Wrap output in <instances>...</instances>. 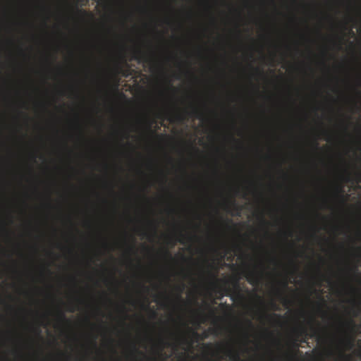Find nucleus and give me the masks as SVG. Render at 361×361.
<instances>
[{
  "instance_id": "f257e3e1",
  "label": "nucleus",
  "mask_w": 361,
  "mask_h": 361,
  "mask_svg": "<svg viewBox=\"0 0 361 361\" xmlns=\"http://www.w3.org/2000/svg\"><path fill=\"white\" fill-rule=\"evenodd\" d=\"M214 353L216 354L224 353L231 361H246L242 360L239 350L230 345L217 343Z\"/></svg>"
},
{
  "instance_id": "f03ea898",
  "label": "nucleus",
  "mask_w": 361,
  "mask_h": 361,
  "mask_svg": "<svg viewBox=\"0 0 361 361\" xmlns=\"http://www.w3.org/2000/svg\"><path fill=\"white\" fill-rule=\"evenodd\" d=\"M297 341L298 339L295 342L292 343L293 349L283 351L278 356H272L271 361H295L296 355L300 352Z\"/></svg>"
},
{
  "instance_id": "7ed1b4c3",
  "label": "nucleus",
  "mask_w": 361,
  "mask_h": 361,
  "mask_svg": "<svg viewBox=\"0 0 361 361\" xmlns=\"http://www.w3.org/2000/svg\"><path fill=\"white\" fill-rule=\"evenodd\" d=\"M233 286H235V290H232L230 288H224V290L226 295H228L232 301H236L238 298H243V295L240 291V286H239V278H236L233 279Z\"/></svg>"
},
{
  "instance_id": "20e7f679",
  "label": "nucleus",
  "mask_w": 361,
  "mask_h": 361,
  "mask_svg": "<svg viewBox=\"0 0 361 361\" xmlns=\"http://www.w3.org/2000/svg\"><path fill=\"white\" fill-rule=\"evenodd\" d=\"M247 282L250 284H257L259 283L261 278L259 274L257 271L253 270H249L246 272L245 274Z\"/></svg>"
},
{
  "instance_id": "39448f33",
  "label": "nucleus",
  "mask_w": 361,
  "mask_h": 361,
  "mask_svg": "<svg viewBox=\"0 0 361 361\" xmlns=\"http://www.w3.org/2000/svg\"><path fill=\"white\" fill-rule=\"evenodd\" d=\"M171 337L174 338L177 344L179 343H183V344H188V345H191L192 343L190 342L188 338L186 337V336L183 334H171Z\"/></svg>"
},
{
  "instance_id": "423d86ee",
  "label": "nucleus",
  "mask_w": 361,
  "mask_h": 361,
  "mask_svg": "<svg viewBox=\"0 0 361 361\" xmlns=\"http://www.w3.org/2000/svg\"><path fill=\"white\" fill-rule=\"evenodd\" d=\"M341 343L346 349H352L354 346V339L351 337H347L341 339Z\"/></svg>"
},
{
  "instance_id": "0eeeda50",
  "label": "nucleus",
  "mask_w": 361,
  "mask_h": 361,
  "mask_svg": "<svg viewBox=\"0 0 361 361\" xmlns=\"http://www.w3.org/2000/svg\"><path fill=\"white\" fill-rule=\"evenodd\" d=\"M298 335L301 336L302 338H301L300 341L302 343H307L308 342V332L307 329L304 327H302L300 329V330L298 331Z\"/></svg>"
},
{
  "instance_id": "6e6552de",
  "label": "nucleus",
  "mask_w": 361,
  "mask_h": 361,
  "mask_svg": "<svg viewBox=\"0 0 361 361\" xmlns=\"http://www.w3.org/2000/svg\"><path fill=\"white\" fill-rule=\"evenodd\" d=\"M133 55H134V58L135 59L145 60V61H147V56L140 49H135Z\"/></svg>"
},
{
  "instance_id": "1a4fd4ad",
  "label": "nucleus",
  "mask_w": 361,
  "mask_h": 361,
  "mask_svg": "<svg viewBox=\"0 0 361 361\" xmlns=\"http://www.w3.org/2000/svg\"><path fill=\"white\" fill-rule=\"evenodd\" d=\"M187 113L190 116H196L197 118H202V113L200 109L197 107H193L191 111Z\"/></svg>"
},
{
  "instance_id": "9d476101",
  "label": "nucleus",
  "mask_w": 361,
  "mask_h": 361,
  "mask_svg": "<svg viewBox=\"0 0 361 361\" xmlns=\"http://www.w3.org/2000/svg\"><path fill=\"white\" fill-rule=\"evenodd\" d=\"M159 344L161 346V350H163L164 347L170 345V343L166 339L160 338L158 341Z\"/></svg>"
},
{
  "instance_id": "9b49d317",
  "label": "nucleus",
  "mask_w": 361,
  "mask_h": 361,
  "mask_svg": "<svg viewBox=\"0 0 361 361\" xmlns=\"http://www.w3.org/2000/svg\"><path fill=\"white\" fill-rule=\"evenodd\" d=\"M209 276L211 278L212 281L214 282L216 284L217 282H219V279L217 278V276L215 274H213V272L209 271L207 272Z\"/></svg>"
},
{
  "instance_id": "f8f14e48",
  "label": "nucleus",
  "mask_w": 361,
  "mask_h": 361,
  "mask_svg": "<svg viewBox=\"0 0 361 361\" xmlns=\"http://www.w3.org/2000/svg\"><path fill=\"white\" fill-rule=\"evenodd\" d=\"M174 118L178 122H181V121H183V119H185V116L184 114H183V113L178 112L174 115Z\"/></svg>"
},
{
  "instance_id": "ddd939ff",
  "label": "nucleus",
  "mask_w": 361,
  "mask_h": 361,
  "mask_svg": "<svg viewBox=\"0 0 361 361\" xmlns=\"http://www.w3.org/2000/svg\"><path fill=\"white\" fill-rule=\"evenodd\" d=\"M341 357L342 358V361H352V357L344 353H341Z\"/></svg>"
},
{
  "instance_id": "4468645a",
  "label": "nucleus",
  "mask_w": 361,
  "mask_h": 361,
  "mask_svg": "<svg viewBox=\"0 0 361 361\" xmlns=\"http://www.w3.org/2000/svg\"><path fill=\"white\" fill-rule=\"evenodd\" d=\"M232 204H233V208H234V209H235V212H235V215L239 216V215H240V210H241V209H240V208H239V207H238V206H237V205H236V204H235V200H233V201H232Z\"/></svg>"
},
{
  "instance_id": "2eb2a0df",
  "label": "nucleus",
  "mask_w": 361,
  "mask_h": 361,
  "mask_svg": "<svg viewBox=\"0 0 361 361\" xmlns=\"http://www.w3.org/2000/svg\"><path fill=\"white\" fill-rule=\"evenodd\" d=\"M77 11L78 12L79 14H81L83 16H92V14L90 13V12H88V11H87L85 10H79V8H77Z\"/></svg>"
},
{
  "instance_id": "dca6fc26",
  "label": "nucleus",
  "mask_w": 361,
  "mask_h": 361,
  "mask_svg": "<svg viewBox=\"0 0 361 361\" xmlns=\"http://www.w3.org/2000/svg\"><path fill=\"white\" fill-rule=\"evenodd\" d=\"M341 190H339V192L337 194V197L341 199V201L342 202H344L345 201V198L344 197L343 195L341 194Z\"/></svg>"
},
{
  "instance_id": "f3484780",
  "label": "nucleus",
  "mask_w": 361,
  "mask_h": 361,
  "mask_svg": "<svg viewBox=\"0 0 361 361\" xmlns=\"http://www.w3.org/2000/svg\"><path fill=\"white\" fill-rule=\"evenodd\" d=\"M180 238H178V242H180V243H182L183 245V243H185L184 242V235L183 233H181V231L180 232Z\"/></svg>"
},
{
  "instance_id": "a211bd4d",
  "label": "nucleus",
  "mask_w": 361,
  "mask_h": 361,
  "mask_svg": "<svg viewBox=\"0 0 361 361\" xmlns=\"http://www.w3.org/2000/svg\"><path fill=\"white\" fill-rule=\"evenodd\" d=\"M164 254L165 257H169V259H173V257L171 255V253L169 252V250H164Z\"/></svg>"
},
{
  "instance_id": "6ab92c4d",
  "label": "nucleus",
  "mask_w": 361,
  "mask_h": 361,
  "mask_svg": "<svg viewBox=\"0 0 361 361\" xmlns=\"http://www.w3.org/2000/svg\"><path fill=\"white\" fill-rule=\"evenodd\" d=\"M59 319H61V320H66V319L65 314H64V312H60L59 313Z\"/></svg>"
},
{
  "instance_id": "aec40b11",
  "label": "nucleus",
  "mask_w": 361,
  "mask_h": 361,
  "mask_svg": "<svg viewBox=\"0 0 361 361\" xmlns=\"http://www.w3.org/2000/svg\"><path fill=\"white\" fill-rule=\"evenodd\" d=\"M208 267L210 268V269H214L215 271H218V269L217 268H215L214 267V264H208Z\"/></svg>"
},
{
  "instance_id": "412c9836",
  "label": "nucleus",
  "mask_w": 361,
  "mask_h": 361,
  "mask_svg": "<svg viewBox=\"0 0 361 361\" xmlns=\"http://www.w3.org/2000/svg\"><path fill=\"white\" fill-rule=\"evenodd\" d=\"M271 308L274 309V310H279L278 306L276 305V303H274V302H272L271 303Z\"/></svg>"
},
{
  "instance_id": "4be33fe9",
  "label": "nucleus",
  "mask_w": 361,
  "mask_h": 361,
  "mask_svg": "<svg viewBox=\"0 0 361 361\" xmlns=\"http://www.w3.org/2000/svg\"><path fill=\"white\" fill-rule=\"evenodd\" d=\"M357 182H361V171L356 174Z\"/></svg>"
},
{
  "instance_id": "5701e85b",
  "label": "nucleus",
  "mask_w": 361,
  "mask_h": 361,
  "mask_svg": "<svg viewBox=\"0 0 361 361\" xmlns=\"http://www.w3.org/2000/svg\"><path fill=\"white\" fill-rule=\"evenodd\" d=\"M133 350L134 352H135V353H140V354H142L141 351H139L138 349L136 348L135 345H133Z\"/></svg>"
},
{
  "instance_id": "b1692460",
  "label": "nucleus",
  "mask_w": 361,
  "mask_h": 361,
  "mask_svg": "<svg viewBox=\"0 0 361 361\" xmlns=\"http://www.w3.org/2000/svg\"><path fill=\"white\" fill-rule=\"evenodd\" d=\"M68 310V312H74L75 310V309L74 308L73 306H70Z\"/></svg>"
},
{
  "instance_id": "393cba45",
  "label": "nucleus",
  "mask_w": 361,
  "mask_h": 361,
  "mask_svg": "<svg viewBox=\"0 0 361 361\" xmlns=\"http://www.w3.org/2000/svg\"><path fill=\"white\" fill-rule=\"evenodd\" d=\"M192 334L194 336H195L196 338H199L200 335L198 334V333L197 331H192Z\"/></svg>"
},
{
  "instance_id": "a878e982",
  "label": "nucleus",
  "mask_w": 361,
  "mask_h": 361,
  "mask_svg": "<svg viewBox=\"0 0 361 361\" xmlns=\"http://www.w3.org/2000/svg\"><path fill=\"white\" fill-rule=\"evenodd\" d=\"M283 288H287V286H288L287 279L283 280Z\"/></svg>"
},
{
  "instance_id": "bb28decb",
  "label": "nucleus",
  "mask_w": 361,
  "mask_h": 361,
  "mask_svg": "<svg viewBox=\"0 0 361 361\" xmlns=\"http://www.w3.org/2000/svg\"><path fill=\"white\" fill-rule=\"evenodd\" d=\"M289 302H290V301L288 300V299L286 298L283 297V303H284V305L289 304Z\"/></svg>"
},
{
  "instance_id": "cd10ccee",
  "label": "nucleus",
  "mask_w": 361,
  "mask_h": 361,
  "mask_svg": "<svg viewBox=\"0 0 361 361\" xmlns=\"http://www.w3.org/2000/svg\"><path fill=\"white\" fill-rule=\"evenodd\" d=\"M220 306H221V307H225L226 308L230 309V306H229L228 305H226V303H224H224H221V304L220 305Z\"/></svg>"
},
{
  "instance_id": "c85d7f7f",
  "label": "nucleus",
  "mask_w": 361,
  "mask_h": 361,
  "mask_svg": "<svg viewBox=\"0 0 361 361\" xmlns=\"http://www.w3.org/2000/svg\"><path fill=\"white\" fill-rule=\"evenodd\" d=\"M266 316L268 317H281L280 315H278V314H271V315H266Z\"/></svg>"
},
{
  "instance_id": "c756f323",
  "label": "nucleus",
  "mask_w": 361,
  "mask_h": 361,
  "mask_svg": "<svg viewBox=\"0 0 361 361\" xmlns=\"http://www.w3.org/2000/svg\"><path fill=\"white\" fill-rule=\"evenodd\" d=\"M184 287H185L184 285H182L178 287V288L180 292H182L183 288H184Z\"/></svg>"
},
{
  "instance_id": "7c9ffc66",
  "label": "nucleus",
  "mask_w": 361,
  "mask_h": 361,
  "mask_svg": "<svg viewBox=\"0 0 361 361\" xmlns=\"http://www.w3.org/2000/svg\"><path fill=\"white\" fill-rule=\"evenodd\" d=\"M314 146L316 149H318L319 148V144L317 143V141H314Z\"/></svg>"
},
{
  "instance_id": "2f4dec72",
  "label": "nucleus",
  "mask_w": 361,
  "mask_h": 361,
  "mask_svg": "<svg viewBox=\"0 0 361 361\" xmlns=\"http://www.w3.org/2000/svg\"><path fill=\"white\" fill-rule=\"evenodd\" d=\"M247 325H248L249 326H252V323L251 322V321H250V320H247Z\"/></svg>"
},
{
  "instance_id": "473e14b6",
  "label": "nucleus",
  "mask_w": 361,
  "mask_h": 361,
  "mask_svg": "<svg viewBox=\"0 0 361 361\" xmlns=\"http://www.w3.org/2000/svg\"><path fill=\"white\" fill-rule=\"evenodd\" d=\"M204 346L207 348H212V343H206Z\"/></svg>"
},
{
  "instance_id": "72a5a7b5",
  "label": "nucleus",
  "mask_w": 361,
  "mask_h": 361,
  "mask_svg": "<svg viewBox=\"0 0 361 361\" xmlns=\"http://www.w3.org/2000/svg\"><path fill=\"white\" fill-rule=\"evenodd\" d=\"M129 75L128 71H126V72H123V75L128 76Z\"/></svg>"
},
{
  "instance_id": "f704fd0d",
  "label": "nucleus",
  "mask_w": 361,
  "mask_h": 361,
  "mask_svg": "<svg viewBox=\"0 0 361 361\" xmlns=\"http://www.w3.org/2000/svg\"><path fill=\"white\" fill-rule=\"evenodd\" d=\"M313 332H314V335L317 334V329L313 328Z\"/></svg>"
},
{
  "instance_id": "c9c22d12",
  "label": "nucleus",
  "mask_w": 361,
  "mask_h": 361,
  "mask_svg": "<svg viewBox=\"0 0 361 361\" xmlns=\"http://www.w3.org/2000/svg\"><path fill=\"white\" fill-rule=\"evenodd\" d=\"M92 343H93L94 347V348H96V346H97V343H96V341H95V338L94 339V341H93Z\"/></svg>"
},
{
  "instance_id": "e433bc0d",
  "label": "nucleus",
  "mask_w": 361,
  "mask_h": 361,
  "mask_svg": "<svg viewBox=\"0 0 361 361\" xmlns=\"http://www.w3.org/2000/svg\"><path fill=\"white\" fill-rule=\"evenodd\" d=\"M257 72L259 73V74H263V71H260L259 69H256Z\"/></svg>"
},
{
  "instance_id": "4c0bfd02",
  "label": "nucleus",
  "mask_w": 361,
  "mask_h": 361,
  "mask_svg": "<svg viewBox=\"0 0 361 361\" xmlns=\"http://www.w3.org/2000/svg\"><path fill=\"white\" fill-rule=\"evenodd\" d=\"M129 250L130 251H133L134 250V247L133 246H130Z\"/></svg>"
},
{
  "instance_id": "58836bf2",
  "label": "nucleus",
  "mask_w": 361,
  "mask_h": 361,
  "mask_svg": "<svg viewBox=\"0 0 361 361\" xmlns=\"http://www.w3.org/2000/svg\"><path fill=\"white\" fill-rule=\"evenodd\" d=\"M262 223L267 224L266 221L264 220V217L262 216Z\"/></svg>"
},
{
  "instance_id": "ea45409f",
  "label": "nucleus",
  "mask_w": 361,
  "mask_h": 361,
  "mask_svg": "<svg viewBox=\"0 0 361 361\" xmlns=\"http://www.w3.org/2000/svg\"><path fill=\"white\" fill-rule=\"evenodd\" d=\"M277 292H278V293H279V295H283V293H282V292H281V290H277Z\"/></svg>"
},
{
  "instance_id": "a19ab883",
  "label": "nucleus",
  "mask_w": 361,
  "mask_h": 361,
  "mask_svg": "<svg viewBox=\"0 0 361 361\" xmlns=\"http://www.w3.org/2000/svg\"><path fill=\"white\" fill-rule=\"evenodd\" d=\"M348 324H353V320H350V322H349Z\"/></svg>"
},
{
  "instance_id": "79ce46f5",
  "label": "nucleus",
  "mask_w": 361,
  "mask_h": 361,
  "mask_svg": "<svg viewBox=\"0 0 361 361\" xmlns=\"http://www.w3.org/2000/svg\"><path fill=\"white\" fill-rule=\"evenodd\" d=\"M353 271H357V267H354V268H353Z\"/></svg>"
},
{
  "instance_id": "37998d69",
  "label": "nucleus",
  "mask_w": 361,
  "mask_h": 361,
  "mask_svg": "<svg viewBox=\"0 0 361 361\" xmlns=\"http://www.w3.org/2000/svg\"><path fill=\"white\" fill-rule=\"evenodd\" d=\"M314 317H311L310 322H314Z\"/></svg>"
},
{
  "instance_id": "c03bdc74",
  "label": "nucleus",
  "mask_w": 361,
  "mask_h": 361,
  "mask_svg": "<svg viewBox=\"0 0 361 361\" xmlns=\"http://www.w3.org/2000/svg\"><path fill=\"white\" fill-rule=\"evenodd\" d=\"M129 137V133H126V137Z\"/></svg>"
},
{
  "instance_id": "a18cd8bd",
  "label": "nucleus",
  "mask_w": 361,
  "mask_h": 361,
  "mask_svg": "<svg viewBox=\"0 0 361 361\" xmlns=\"http://www.w3.org/2000/svg\"><path fill=\"white\" fill-rule=\"evenodd\" d=\"M323 315L326 316V312H323Z\"/></svg>"
},
{
  "instance_id": "49530a36",
  "label": "nucleus",
  "mask_w": 361,
  "mask_h": 361,
  "mask_svg": "<svg viewBox=\"0 0 361 361\" xmlns=\"http://www.w3.org/2000/svg\"><path fill=\"white\" fill-rule=\"evenodd\" d=\"M219 361H221V360H219Z\"/></svg>"
}]
</instances>
